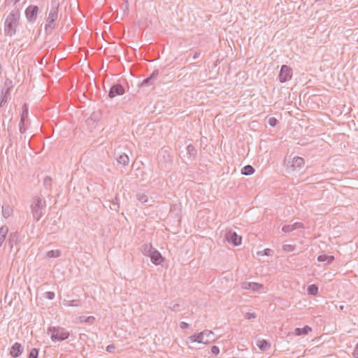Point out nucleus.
I'll list each match as a JSON object with an SVG mask.
<instances>
[{
    "label": "nucleus",
    "mask_w": 358,
    "mask_h": 358,
    "mask_svg": "<svg viewBox=\"0 0 358 358\" xmlns=\"http://www.w3.org/2000/svg\"><path fill=\"white\" fill-rule=\"evenodd\" d=\"M28 118V106L27 103H24L22 107V113L20 120L26 121Z\"/></svg>",
    "instance_id": "b1692460"
},
{
    "label": "nucleus",
    "mask_w": 358,
    "mask_h": 358,
    "mask_svg": "<svg viewBox=\"0 0 358 358\" xmlns=\"http://www.w3.org/2000/svg\"><path fill=\"white\" fill-rule=\"evenodd\" d=\"M334 259V256L321 255L317 257L318 262H327L328 264H331Z\"/></svg>",
    "instance_id": "412c9836"
},
{
    "label": "nucleus",
    "mask_w": 358,
    "mask_h": 358,
    "mask_svg": "<svg viewBox=\"0 0 358 358\" xmlns=\"http://www.w3.org/2000/svg\"><path fill=\"white\" fill-rule=\"evenodd\" d=\"M38 350L36 348H32L29 354L28 358H38Z\"/></svg>",
    "instance_id": "473e14b6"
},
{
    "label": "nucleus",
    "mask_w": 358,
    "mask_h": 358,
    "mask_svg": "<svg viewBox=\"0 0 358 358\" xmlns=\"http://www.w3.org/2000/svg\"><path fill=\"white\" fill-rule=\"evenodd\" d=\"M150 257L151 262L155 265H159L164 261V257L162 256L161 253L157 250H154V251L150 255Z\"/></svg>",
    "instance_id": "ddd939ff"
},
{
    "label": "nucleus",
    "mask_w": 358,
    "mask_h": 358,
    "mask_svg": "<svg viewBox=\"0 0 358 358\" xmlns=\"http://www.w3.org/2000/svg\"><path fill=\"white\" fill-rule=\"evenodd\" d=\"M273 253V250L269 249V248H266L265 249L264 251H263V253L262 255H267V256H270Z\"/></svg>",
    "instance_id": "a18cd8bd"
},
{
    "label": "nucleus",
    "mask_w": 358,
    "mask_h": 358,
    "mask_svg": "<svg viewBox=\"0 0 358 358\" xmlns=\"http://www.w3.org/2000/svg\"><path fill=\"white\" fill-rule=\"evenodd\" d=\"M8 232V227L2 226L0 227V247L3 245V242L5 241Z\"/></svg>",
    "instance_id": "dca6fc26"
},
{
    "label": "nucleus",
    "mask_w": 358,
    "mask_h": 358,
    "mask_svg": "<svg viewBox=\"0 0 358 358\" xmlns=\"http://www.w3.org/2000/svg\"><path fill=\"white\" fill-rule=\"evenodd\" d=\"M23 348L19 343H15L10 348V354L13 357H18L22 355Z\"/></svg>",
    "instance_id": "9b49d317"
},
{
    "label": "nucleus",
    "mask_w": 358,
    "mask_h": 358,
    "mask_svg": "<svg viewBox=\"0 0 358 358\" xmlns=\"http://www.w3.org/2000/svg\"><path fill=\"white\" fill-rule=\"evenodd\" d=\"M110 208L115 211H118L120 208V204L118 202V199L116 196L115 199L112 201L111 205H110Z\"/></svg>",
    "instance_id": "c756f323"
},
{
    "label": "nucleus",
    "mask_w": 358,
    "mask_h": 358,
    "mask_svg": "<svg viewBox=\"0 0 358 358\" xmlns=\"http://www.w3.org/2000/svg\"><path fill=\"white\" fill-rule=\"evenodd\" d=\"M283 250L287 252H292L294 251V247L292 245H284Z\"/></svg>",
    "instance_id": "58836bf2"
},
{
    "label": "nucleus",
    "mask_w": 358,
    "mask_h": 358,
    "mask_svg": "<svg viewBox=\"0 0 358 358\" xmlns=\"http://www.w3.org/2000/svg\"><path fill=\"white\" fill-rule=\"evenodd\" d=\"M61 255V252L59 250H52L47 252V257L49 258H57Z\"/></svg>",
    "instance_id": "cd10ccee"
},
{
    "label": "nucleus",
    "mask_w": 358,
    "mask_h": 358,
    "mask_svg": "<svg viewBox=\"0 0 358 358\" xmlns=\"http://www.w3.org/2000/svg\"><path fill=\"white\" fill-rule=\"evenodd\" d=\"M245 319L250 320L252 318L256 317V314L255 313H246L244 315Z\"/></svg>",
    "instance_id": "4c0bfd02"
},
{
    "label": "nucleus",
    "mask_w": 358,
    "mask_h": 358,
    "mask_svg": "<svg viewBox=\"0 0 358 358\" xmlns=\"http://www.w3.org/2000/svg\"><path fill=\"white\" fill-rule=\"evenodd\" d=\"M169 308L173 310V311H178V308H179V304L176 303H172L170 304V306Z\"/></svg>",
    "instance_id": "a19ab883"
},
{
    "label": "nucleus",
    "mask_w": 358,
    "mask_h": 358,
    "mask_svg": "<svg viewBox=\"0 0 358 358\" xmlns=\"http://www.w3.org/2000/svg\"><path fill=\"white\" fill-rule=\"evenodd\" d=\"M9 94H10V88L9 87H7L6 90H4V89L2 90L1 99V103H0L1 106H3L6 103L7 99H8Z\"/></svg>",
    "instance_id": "aec40b11"
},
{
    "label": "nucleus",
    "mask_w": 358,
    "mask_h": 358,
    "mask_svg": "<svg viewBox=\"0 0 358 358\" xmlns=\"http://www.w3.org/2000/svg\"><path fill=\"white\" fill-rule=\"evenodd\" d=\"M13 1L14 3H17L18 1H20V0H12Z\"/></svg>",
    "instance_id": "603ef678"
},
{
    "label": "nucleus",
    "mask_w": 358,
    "mask_h": 358,
    "mask_svg": "<svg viewBox=\"0 0 358 358\" xmlns=\"http://www.w3.org/2000/svg\"><path fill=\"white\" fill-rule=\"evenodd\" d=\"M43 185L45 188L51 189L52 178L49 176H46L43 180Z\"/></svg>",
    "instance_id": "2f4dec72"
},
{
    "label": "nucleus",
    "mask_w": 358,
    "mask_h": 358,
    "mask_svg": "<svg viewBox=\"0 0 358 358\" xmlns=\"http://www.w3.org/2000/svg\"><path fill=\"white\" fill-rule=\"evenodd\" d=\"M294 229H297L300 228H303V224L301 222H295L292 224Z\"/></svg>",
    "instance_id": "37998d69"
},
{
    "label": "nucleus",
    "mask_w": 358,
    "mask_h": 358,
    "mask_svg": "<svg viewBox=\"0 0 358 358\" xmlns=\"http://www.w3.org/2000/svg\"><path fill=\"white\" fill-rule=\"evenodd\" d=\"M200 55V52H196L194 55H193V59H196L199 57V56Z\"/></svg>",
    "instance_id": "8fccbe9b"
},
{
    "label": "nucleus",
    "mask_w": 358,
    "mask_h": 358,
    "mask_svg": "<svg viewBox=\"0 0 358 358\" xmlns=\"http://www.w3.org/2000/svg\"><path fill=\"white\" fill-rule=\"evenodd\" d=\"M45 297L50 300H52L55 296V294L53 292H45Z\"/></svg>",
    "instance_id": "ea45409f"
},
{
    "label": "nucleus",
    "mask_w": 358,
    "mask_h": 358,
    "mask_svg": "<svg viewBox=\"0 0 358 358\" xmlns=\"http://www.w3.org/2000/svg\"><path fill=\"white\" fill-rule=\"evenodd\" d=\"M188 340L189 341V342L191 343H195L196 342L197 343V338H196V334H194V335H192L188 337Z\"/></svg>",
    "instance_id": "c03bdc74"
},
{
    "label": "nucleus",
    "mask_w": 358,
    "mask_h": 358,
    "mask_svg": "<svg viewBox=\"0 0 358 358\" xmlns=\"http://www.w3.org/2000/svg\"><path fill=\"white\" fill-rule=\"evenodd\" d=\"M355 353L358 355V343H357V345L356 346V348H355Z\"/></svg>",
    "instance_id": "3c124183"
},
{
    "label": "nucleus",
    "mask_w": 358,
    "mask_h": 358,
    "mask_svg": "<svg viewBox=\"0 0 358 358\" xmlns=\"http://www.w3.org/2000/svg\"><path fill=\"white\" fill-rule=\"evenodd\" d=\"M311 331H312V329L310 327L306 325L303 328H296L295 329V335H296V336L307 335Z\"/></svg>",
    "instance_id": "a211bd4d"
},
{
    "label": "nucleus",
    "mask_w": 358,
    "mask_h": 358,
    "mask_svg": "<svg viewBox=\"0 0 358 358\" xmlns=\"http://www.w3.org/2000/svg\"><path fill=\"white\" fill-rule=\"evenodd\" d=\"M343 308H344V306H340V310H343Z\"/></svg>",
    "instance_id": "864d4df0"
},
{
    "label": "nucleus",
    "mask_w": 358,
    "mask_h": 358,
    "mask_svg": "<svg viewBox=\"0 0 358 358\" xmlns=\"http://www.w3.org/2000/svg\"><path fill=\"white\" fill-rule=\"evenodd\" d=\"M20 235L18 233H11L8 238V244L10 248H13L14 244L19 241Z\"/></svg>",
    "instance_id": "f3484780"
},
{
    "label": "nucleus",
    "mask_w": 358,
    "mask_h": 358,
    "mask_svg": "<svg viewBox=\"0 0 358 358\" xmlns=\"http://www.w3.org/2000/svg\"><path fill=\"white\" fill-rule=\"evenodd\" d=\"M38 13V7L35 5L29 6L25 10V15L27 20L30 22L36 21L37 14Z\"/></svg>",
    "instance_id": "0eeeda50"
},
{
    "label": "nucleus",
    "mask_w": 358,
    "mask_h": 358,
    "mask_svg": "<svg viewBox=\"0 0 358 358\" xmlns=\"http://www.w3.org/2000/svg\"><path fill=\"white\" fill-rule=\"evenodd\" d=\"M94 320V317L92 316L88 317L86 320V322H92Z\"/></svg>",
    "instance_id": "09e8293b"
},
{
    "label": "nucleus",
    "mask_w": 358,
    "mask_h": 358,
    "mask_svg": "<svg viewBox=\"0 0 358 358\" xmlns=\"http://www.w3.org/2000/svg\"><path fill=\"white\" fill-rule=\"evenodd\" d=\"M136 198L142 203H146L148 201V196L143 192L137 193Z\"/></svg>",
    "instance_id": "c85d7f7f"
},
{
    "label": "nucleus",
    "mask_w": 358,
    "mask_h": 358,
    "mask_svg": "<svg viewBox=\"0 0 358 358\" xmlns=\"http://www.w3.org/2000/svg\"><path fill=\"white\" fill-rule=\"evenodd\" d=\"M241 287L243 289H251L254 292H258L263 287V285L253 282H243L241 283Z\"/></svg>",
    "instance_id": "9d476101"
},
{
    "label": "nucleus",
    "mask_w": 358,
    "mask_h": 358,
    "mask_svg": "<svg viewBox=\"0 0 358 358\" xmlns=\"http://www.w3.org/2000/svg\"><path fill=\"white\" fill-rule=\"evenodd\" d=\"M211 352L215 355H217L219 354L220 352V350H219V348L214 345L211 348Z\"/></svg>",
    "instance_id": "79ce46f5"
},
{
    "label": "nucleus",
    "mask_w": 358,
    "mask_h": 358,
    "mask_svg": "<svg viewBox=\"0 0 358 358\" xmlns=\"http://www.w3.org/2000/svg\"><path fill=\"white\" fill-rule=\"evenodd\" d=\"M12 209L8 206L2 207V213L4 217H8L10 215Z\"/></svg>",
    "instance_id": "7c9ffc66"
},
{
    "label": "nucleus",
    "mask_w": 358,
    "mask_h": 358,
    "mask_svg": "<svg viewBox=\"0 0 358 358\" xmlns=\"http://www.w3.org/2000/svg\"><path fill=\"white\" fill-rule=\"evenodd\" d=\"M114 348H115L114 345H108V346H107V348H106V350H107L108 352H112V350H113Z\"/></svg>",
    "instance_id": "de8ad7c7"
},
{
    "label": "nucleus",
    "mask_w": 358,
    "mask_h": 358,
    "mask_svg": "<svg viewBox=\"0 0 358 358\" xmlns=\"http://www.w3.org/2000/svg\"><path fill=\"white\" fill-rule=\"evenodd\" d=\"M48 333L51 334L52 341H63L69 336V332L64 328L60 327H50L48 329Z\"/></svg>",
    "instance_id": "20e7f679"
},
{
    "label": "nucleus",
    "mask_w": 358,
    "mask_h": 358,
    "mask_svg": "<svg viewBox=\"0 0 358 358\" xmlns=\"http://www.w3.org/2000/svg\"><path fill=\"white\" fill-rule=\"evenodd\" d=\"M33 219L38 222L45 213L46 201L43 197L36 196L32 198L30 204Z\"/></svg>",
    "instance_id": "f257e3e1"
},
{
    "label": "nucleus",
    "mask_w": 358,
    "mask_h": 358,
    "mask_svg": "<svg viewBox=\"0 0 358 358\" xmlns=\"http://www.w3.org/2000/svg\"><path fill=\"white\" fill-rule=\"evenodd\" d=\"M268 123L271 126V127H275L277 125V124L278 123V121L277 120V119L275 117H270L268 120Z\"/></svg>",
    "instance_id": "c9c22d12"
},
{
    "label": "nucleus",
    "mask_w": 358,
    "mask_h": 358,
    "mask_svg": "<svg viewBox=\"0 0 358 358\" xmlns=\"http://www.w3.org/2000/svg\"><path fill=\"white\" fill-rule=\"evenodd\" d=\"M308 294L310 295L315 296L318 292V287L317 285L313 284L308 287Z\"/></svg>",
    "instance_id": "bb28decb"
},
{
    "label": "nucleus",
    "mask_w": 358,
    "mask_h": 358,
    "mask_svg": "<svg viewBox=\"0 0 358 358\" xmlns=\"http://www.w3.org/2000/svg\"><path fill=\"white\" fill-rule=\"evenodd\" d=\"M154 248L151 243H146L142 245L141 252L144 255L150 256L154 251Z\"/></svg>",
    "instance_id": "2eb2a0df"
},
{
    "label": "nucleus",
    "mask_w": 358,
    "mask_h": 358,
    "mask_svg": "<svg viewBox=\"0 0 358 358\" xmlns=\"http://www.w3.org/2000/svg\"><path fill=\"white\" fill-rule=\"evenodd\" d=\"M255 169L250 165H246L241 169V173L245 176H250L254 173Z\"/></svg>",
    "instance_id": "5701e85b"
},
{
    "label": "nucleus",
    "mask_w": 358,
    "mask_h": 358,
    "mask_svg": "<svg viewBox=\"0 0 358 358\" xmlns=\"http://www.w3.org/2000/svg\"><path fill=\"white\" fill-rule=\"evenodd\" d=\"M63 305L64 306H80V302L78 299L64 300Z\"/></svg>",
    "instance_id": "393cba45"
},
{
    "label": "nucleus",
    "mask_w": 358,
    "mask_h": 358,
    "mask_svg": "<svg viewBox=\"0 0 358 358\" xmlns=\"http://www.w3.org/2000/svg\"><path fill=\"white\" fill-rule=\"evenodd\" d=\"M304 165V159L300 157H294L292 162H287V167H291L292 170L301 169Z\"/></svg>",
    "instance_id": "1a4fd4ad"
},
{
    "label": "nucleus",
    "mask_w": 358,
    "mask_h": 358,
    "mask_svg": "<svg viewBox=\"0 0 358 358\" xmlns=\"http://www.w3.org/2000/svg\"><path fill=\"white\" fill-rule=\"evenodd\" d=\"M282 230L285 233H289V232H291V231H294V229L293 228L292 224H289V225L283 226L282 228Z\"/></svg>",
    "instance_id": "f704fd0d"
},
{
    "label": "nucleus",
    "mask_w": 358,
    "mask_h": 358,
    "mask_svg": "<svg viewBox=\"0 0 358 358\" xmlns=\"http://www.w3.org/2000/svg\"><path fill=\"white\" fill-rule=\"evenodd\" d=\"M257 345L262 351H266L270 348V343L266 340H259L257 342Z\"/></svg>",
    "instance_id": "6ab92c4d"
},
{
    "label": "nucleus",
    "mask_w": 358,
    "mask_h": 358,
    "mask_svg": "<svg viewBox=\"0 0 358 358\" xmlns=\"http://www.w3.org/2000/svg\"><path fill=\"white\" fill-rule=\"evenodd\" d=\"M180 327L182 329H187L189 327V324H187V322H181L180 323Z\"/></svg>",
    "instance_id": "49530a36"
},
{
    "label": "nucleus",
    "mask_w": 358,
    "mask_h": 358,
    "mask_svg": "<svg viewBox=\"0 0 358 358\" xmlns=\"http://www.w3.org/2000/svg\"><path fill=\"white\" fill-rule=\"evenodd\" d=\"M58 11L59 4L52 2L45 24V30L47 33H51L57 27Z\"/></svg>",
    "instance_id": "7ed1b4c3"
},
{
    "label": "nucleus",
    "mask_w": 358,
    "mask_h": 358,
    "mask_svg": "<svg viewBox=\"0 0 358 358\" xmlns=\"http://www.w3.org/2000/svg\"><path fill=\"white\" fill-rule=\"evenodd\" d=\"M20 16V13L18 9H14L6 17L4 23L5 34L9 36L15 34L17 27Z\"/></svg>",
    "instance_id": "f03ea898"
},
{
    "label": "nucleus",
    "mask_w": 358,
    "mask_h": 358,
    "mask_svg": "<svg viewBox=\"0 0 358 358\" xmlns=\"http://www.w3.org/2000/svg\"><path fill=\"white\" fill-rule=\"evenodd\" d=\"M25 122L26 121L22 122V120H20V122L19 123V129H20V131L21 134H24L26 131Z\"/></svg>",
    "instance_id": "e433bc0d"
},
{
    "label": "nucleus",
    "mask_w": 358,
    "mask_h": 358,
    "mask_svg": "<svg viewBox=\"0 0 358 358\" xmlns=\"http://www.w3.org/2000/svg\"><path fill=\"white\" fill-rule=\"evenodd\" d=\"M278 77L280 82L282 83L289 80L292 77V68L287 65H282L281 66Z\"/></svg>",
    "instance_id": "39448f33"
},
{
    "label": "nucleus",
    "mask_w": 358,
    "mask_h": 358,
    "mask_svg": "<svg viewBox=\"0 0 358 358\" xmlns=\"http://www.w3.org/2000/svg\"><path fill=\"white\" fill-rule=\"evenodd\" d=\"M203 336H205V338H214L215 335L214 333L210 330H204L203 331Z\"/></svg>",
    "instance_id": "72a5a7b5"
},
{
    "label": "nucleus",
    "mask_w": 358,
    "mask_h": 358,
    "mask_svg": "<svg viewBox=\"0 0 358 358\" xmlns=\"http://www.w3.org/2000/svg\"><path fill=\"white\" fill-rule=\"evenodd\" d=\"M117 160L119 164L126 166L129 164V158L127 155L124 153L120 155Z\"/></svg>",
    "instance_id": "4be33fe9"
},
{
    "label": "nucleus",
    "mask_w": 358,
    "mask_h": 358,
    "mask_svg": "<svg viewBox=\"0 0 358 358\" xmlns=\"http://www.w3.org/2000/svg\"><path fill=\"white\" fill-rule=\"evenodd\" d=\"M187 152L193 158H195L196 157L197 150L192 144H189L187 145Z\"/></svg>",
    "instance_id": "a878e982"
},
{
    "label": "nucleus",
    "mask_w": 358,
    "mask_h": 358,
    "mask_svg": "<svg viewBox=\"0 0 358 358\" xmlns=\"http://www.w3.org/2000/svg\"><path fill=\"white\" fill-rule=\"evenodd\" d=\"M158 75L159 71L155 70L149 77L143 80L141 85L149 86L153 85L157 80Z\"/></svg>",
    "instance_id": "f8f14e48"
},
{
    "label": "nucleus",
    "mask_w": 358,
    "mask_h": 358,
    "mask_svg": "<svg viewBox=\"0 0 358 358\" xmlns=\"http://www.w3.org/2000/svg\"><path fill=\"white\" fill-rule=\"evenodd\" d=\"M196 338H197V343H203V344L210 343V342L214 341L215 339L214 338H205L203 331H201L199 334H196Z\"/></svg>",
    "instance_id": "4468645a"
},
{
    "label": "nucleus",
    "mask_w": 358,
    "mask_h": 358,
    "mask_svg": "<svg viewBox=\"0 0 358 358\" xmlns=\"http://www.w3.org/2000/svg\"><path fill=\"white\" fill-rule=\"evenodd\" d=\"M124 93V88L121 84L113 85L109 91L108 96L114 98L118 95H122Z\"/></svg>",
    "instance_id": "6e6552de"
},
{
    "label": "nucleus",
    "mask_w": 358,
    "mask_h": 358,
    "mask_svg": "<svg viewBox=\"0 0 358 358\" xmlns=\"http://www.w3.org/2000/svg\"><path fill=\"white\" fill-rule=\"evenodd\" d=\"M224 238L227 242L232 243L234 246H238L241 244L242 237L231 230L226 233Z\"/></svg>",
    "instance_id": "423d86ee"
}]
</instances>
